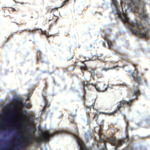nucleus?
Segmentation results:
<instances>
[{
  "label": "nucleus",
  "mask_w": 150,
  "mask_h": 150,
  "mask_svg": "<svg viewBox=\"0 0 150 150\" xmlns=\"http://www.w3.org/2000/svg\"><path fill=\"white\" fill-rule=\"evenodd\" d=\"M117 13L122 22L127 24L133 34H139L140 37L142 38L146 39L149 38V35L148 33V29L145 28L141 22L138 23L137 21H130L126 14L123 13L122 16L121 12L118 9H117Z\"/></svg>",
  "instance_id": "1"
},
{
  "label": "nucleus",
  "mask_w": 150,
  "mask_h": 150,
  "mask_svg": "<svg viewBox=\"0 0 150 150\" xmlns=\"http://www.w3.org/2000/svg\"><path fill=\"white\" fill-rule=\"evenodd\" d=\"M31 136L28 134L25 136L24 141L21 143L20 141L17 142L13 141L9 146L6 148H4L3 150H19V149L22 148V144L23 145H28L30 140Z\"/></svg>",
  "instance_id": "2"
},
{
  "label": "nucleus",
  "mask_w": 150,
  "mask_h": 150,
  "mask_svg": "<svg viewBox=\"0 0 150 150\" xmlns=\"http://www.w3.org/2000/svg\"><path fill=\"white\" fill-rule=\"evenodd\" d=\"M65 131L64 130H60L55 132L54 134H50L49 130L45 131L43 133V135H41L38 139L39 142H49L50 138L53 137L55 134H60L65 133Z\"/></svg>",
  "instance_id": "3"
},
{
  "label": "nucleus",
  "mask_w": 150,
  "mask_h": 150,
  "mask_svg": "<svg viewBox=\"0 0 150 150\" xmlns=\"http://www.w3.org/2000/svg\"><path fill=\"white\" fill-rule=\"evenodd\" d=\"M133 100V99L129 100L128 101L123 100L120 101L118 103V104L117 106V109L113 112L111 113H108V114L109 115H112L115 113H116L118 111L120 110L122 107L124 108L126 106L129 107L132 105V103Z\"/></svg>",
  "instance_id": "4"
},
{
  "label": "nucleus",
  "mask_w": 150,
  "mask_h": 150,
  "mask_svg": "<svg viewBox=\"0 0 150 150\" xmlns=\"http://www.w3.org/2000/svg\"><path fill=\"white\" fill-rule=\"evenodd\" d=\"M7 116L8 115H6L2 116V119L4 120L2 122V124H0V131L2 129H5L6 125L13 121L15 117L16 114L15 113H13L9 117H7Z\"/></svg>",
  "instance_id": "5"
},
{
  "label": "nucleus",
  "mask_w": 150,
  "mask_h": 150,
  "mask_svg": "<svg viewBox=\"0 0 150 150\" xmlns=\"http://www.w3.org/2000/svg\"><path fill=\"white\" fill-rule=\"evenodd\" d=\"M128 7L131 9L134 12H138L139 10V2L137 0H128Z\"/></svg>",
  "instance_id": "6"
},
{
  "label": "nucleus",
  "mask_w": 150,
  "mask_h": 150,
  "mask_svg": "<svg viewBox=\"0 0 150 150\" xmlns=\"http://www.w3.org/2000/svg\"><path fill=\"white\" fill-rule=\"evenodd\" d=\"M108 140L112 144L115 146V150H117V148L125 142L124 139L117 140L114 137L109 138Z\"/></svg>",
  "instance_id": "7"
},
{
  "label": "nucleus",
  "mask_w": 150,
  "mask_h": 150,
  "mask_svg": "<svg viewBox=\"0 0 150 150\" xmlns=\"http://www.w3.org/2000/svg\"><path fill=\"white\" fill-rule=\"evenodd\" d=\"M83 85L84 86L88 88V87L89 85H91L92 86L95 87L96 90L98 91L104 92L105 91L107 88V86L106 85H104L99 87L95 84L91 83L88 81H85L83 82Z\"/></svg>",
  "instance_id": "8"
},
{
  "label": "nucleus",
  "mask_w": 150,
  "mask_h": 150,
  "mask_svg": "<svg viewBox=\"0 0 150 150\" xmlns=\"http://www.w3.org/2000/svg\"><path fill=\"white\" fill-rule=\"evenodd\" d=\"M13 103L16 109H22L23 106H25V103H23L22 99L19 97H17L14 99Z\"/></svg>",
  "instance_id": "9"
},
{
  "label": "nucleus",
  "mask_w": 150,
  "mask_h": 150,
  "mask_svg": "<svg viewBox=\"0 0 150 150\" xmlns=\"http://www.w3.org/2000/svg\"><path fill=\"white\" fill-rule=\"evenodd\" d=\"M85 105L86 107V114L87 117L89 118L90 117V113L91 112V109H94V103L92 101L91 104H88V102H87L85 103Z\"/></svg>",
  "instance_id": "10"
},
{
  "label": "nucleus",
  "mask_w": 150,
  "mask_h": 150,
  "mask_svg": "<svg viewBox=\"0 0 150 150\" xmlns=\"http://www.w3.org/2000/svg\"><path fill=\"white\" fill-rule=\"evenodd\" d=\"M138 72L136 71L132 73V76L133 78L134 81L138 84H139L142 79V77L137 75Z\"/></svg>",
  "instance_id": "11"
},
{
  "label": "nucleus",
  "mask_w": 150,
  "mask_h": 150,
  "mask_svg": "<svg viewBox=\"0 0 150 150\" xmlns=\"http://www.w3.org/2000/svg\"><path fill=\"white\" fill-rule=\"evenodd\" d=\"M139 16L140 18H144L146 16V12L144 10L141 13H138Z\"/></svg>",
  "instance_id": "12"
},
{
  "label": "nucleus",
  "mask_w": 150,
  "mask_h": 150,
  "mask_svg": "<svg viewBox=\"0 0 150 150\" xmlns=\"http://www.w3.org/2000/svg\"><path fill=\"white\" fill-rule=\"evenodd\" d=\"M99 142L100 143H104V147L103 148V150H105L106 149V143L104 141L103 139H101L100 137H99Z\"/></svg>",
  "instance_id": "13"
},
{
  "label": "nucleus",
  "mask_w": 150,
  "mask_h": 150,
  "mask_svg": "<svg viewBox=\"0 0 150 150\" xmlns=\"http://www.w3.org/2000/svg\"><path fill=\"white\" fill-rule=\"evenodd\" d=\"M139 91L138 88L136 90H134L133 92V96H138L140 95Z\"/></svg>",
  "instance_id": "14"
},
{
  "label": "nucleus",
  "mask_w": 150,
  "mask_h": 150,
  "mask_svg": "<svg viewBox=\"0 0 150 150\" xmlns=\"http://www.w3.org/2000/svg\"><path fill=\"white\" fill-rule=\"evenodd\" d=\"M87 70H88L91 74L92 76H95V74L94 70L93 69L90 68H88Z\"/></svg>",
  "instance_id": "15"
},
{
  "label": "nucleus",
  "mask_w": 150,
  "mask_h": 150,
  "mask_svg": "<svg viewBox=\"0 0 150 150\" xmlns=\"http://www.w3.org/2000/svg\"><path fill=\"white\" fill-rule=\"evenodd\" d=\"M74 56V54H72L69 55L67 57V60L69 61L72 59Z\"/></svg>",
  "instance_id": "16"
},
{
  "label": "nucleus",
  "mask_w": 150,
  "mask_h": 150,
  "mask_svg": "<svg viewBox=\"0 0 150 150\" xmlns=\"http://www.w3.org/2000/svg\"><path fill=\"white\" fill-rule=\"evenodd\" d=\"M117 66H115L113 67H108V68H103L102 69L103 70H104L105 71H107L108 70H109L110 69H114L116 68V67H118Z\"/></svg>",
  "instance_id": "17"
},
{
  "label": "nucleus",
  "mask_w": 150,
  "mask_h": 150,
  "mask_svg": "<svg viewBox=\"0 0 150 150\" xmlns=\"http://www.w3.org/2000/svg\"><path fill=\"white\" fill-rule=\"evenodd\" d=\"M79 150H90V149L86 148L84 145H80Z\"/></svg>",
  "instance_id": "18"
},
{
  "label": "nucleus",
  "mask_w": 150,
  "mask_h": 150,
  "mask_svg": "<svg viewBox=\"0 0 150 150\" xmlns=\"http://www.w3.org/2000/svg\"><path fill=\"white\" fill-rule=\"evenodd\" d=\"M45 103V107H49L50 106V105L48 104V101L45 98H44Z\"/></svg>",
  "instance_id": "19"
},
{
  "label": "nucleus",
  "mask_w": 150,
  "mask_h": 150,
  "mask_svg": "<svg viewBox=\"0 0 150 150\" xmlns=\"http://www.w3.org/2000/svg\"><path fill=\"white\" fill-rule=\"evenodd\" d=\"M38 30L37 29H34L33 30H31L29 29H25L22 31H28L30 33H33L35 32V31L36 30Z\"/></svg>",
  "instance_id": "20"
},
{
  "label": "nucleus",
  "mask_w": 150,
  "mask_h": 150,
  "mask_svg": "<svg viewBox=\"0 0 150 150\" xmlns=\"http://www.w3.org/2000/svg\"><path fill=\"white\" fill-rule=\"evenodd\" d=\"M80 68L81 70H87L88 68L86 64H85V66H81L80 67Z\"/></svg>",
  "instance_id": "21"
},
{
  "label": "nucleus",
  "mask_w": 150,
  "mask_h": 150,
  "mask_svg": "<svg viewBox=\"0 0 150 150\" xmlns=\"http://www.w3.org/2000/svg\"><path fill=\"white\" fill-rule=\"evenodd\" d=\"M98 117V116L96 113H95L94 114V116L93 117V119H95L96 122H97V120Z\"/></svg>",
  "instance_id": "22"
},
{
  "label": "nucleus",
  "mask_w": 150,
  "mask_h": 150,
  "mask_svg": "<svg viewBox=\"0 0 150 150\" xmlns=\"http://www.w3.org/2000/svg\"><path fill=\"white\" fill-rule=\"evenodd\" d=\"M108 44V47L109 48H110L112 46V44L111 42L109 40L107 42Z\"/></svg>",
  "instance_id": "23"
},
{
  "label": "nucleus",
  "mask_w": 150,
  "mask_h": 150,
  "mask_svg": "<svg viewBox=\"0 0 150 150\" xmlns=\"http://www.w3.org/2000/svg\"><path fill=\"white\" fill-rule=\"evenodd\" d=\"M69 0H65L62 3V6H63L64 5H65V4H67L69 2Z\"/></svg>",
  "instance_id": "24"
},
{
  "label": "nucleus",
  "mask_w": 150,
  "mask_h": 150,
  "mask_svg": "<svg viewBox=\"0 0 150 150\" xmlns=\"http://www.w3.org/2000/svg\"><path fill=\"white\" fill-rule=\"evenodd\" d=\"M25 106L26 108H30L31 105L29 103H25Z\"/></svg>",
  "instance_id": "25"
},
{
  "label": "nucleus",
  "mask_w": 150,
  "mask_h": 150,
  "mask_svg": "<svg viewBox=\"0 0 150 150\" xmlns=\"http://www.w3.org/2000/svg\"><path fill=\"white\" fill-rule=\"evenodd\" d=\"M21 131H19L18 132V136L17 137H15V139H19V138H20L21 137L20 136L21 134H20Z\"/></svg>",
  "instance_id": "26"
},
{
  "label": "nucleus",
  "mask_w": 150,
  "mask_h": 150,
  "mask_svg": "<svg viewBox=\"0 0 150 150\" xmlns=\"http://www.w3.org/2000/svg\"><path fill=\"white\" fill-rule=\"evenodd\" d=\"M103 38H104L105 40L107 41V42L110 40L108 37L107 36L103 37Z\"/></svg>",
  "instance_id": "27"
},
{
  "label": "nucleus",
  "mask_w": 150,
  "mask_h": 150,
  "mask_svg": "<svg viewBox=\"0 0 150 150\" xmlns=\"http://www.w3.org/2000/svg\"><path fill=\"white\" fill-rule=\"evenodd\" d=\"M11 126L14 127H18L19 126V123L17 122H16L15 124L12 125Z\"/></svg>",
  "instance_id": "28"
},
{
  "label": "nucleus",
  "mask_w": 150,
  "mask_h": 150,
  "mask_svg": "<svg viewBox=\"0 0 150 150\" xmlns=\"http://www.w3.org/2000/svg\"><path fill=\"white\" fill-rule=\"evenodd\" d=\"M13 37V34L12 33L11 34L9 35V36L7 38V40L6 41V42H7L10 39V38H11Z\"/></svg>",
  "instance_id": "29"
},
{
  "label": "nucleus",
  "mask_w": 150,
  "mask_h": 150,
  "mask_svg": "<svg viewBox=\"0 0 150 150\" xmlns=\"http://www.w3.org/2000/svg\"><path fill=\"white\" fill-rule=\"evenodd\" d=\"M113 4L116 6H117V2L116 0H112Z\"/></svg>",
  "instance_id": "30"
},
{
  "label": "nucleus",
  "mask_w": 150,
  "mask_h": 150,
  "mask_svg": "<svg viewBox=\"0 0 150 150\" xmlns=\"http://www.w3.org/2000/svg\"><path fill=\"white\" fill-rule=\"evenodd\" d=\"M11 11H18L19 9L18 8H11Z\"/></svg>",
  "instance_id": "31"
},
{
  "label": "nucleus",
  "mask_w": 150,
  "mask_h": 150,
  "mask_svg": "<svg viewBox=\"0 0 150 150\" xmlns=\"http://www.w3.org/2000/svg\"><path fill=\"white\" fill-rule=\"evenodd\" d=\"M86 99V96H84L83 97V101H85Z\"/></svg>",
  "instance_id": "32"
},
{
  "label": "nucleus",
  "mask_w": 150,
  "mask_h": 150,
  "mask_svg": "<svg viewBox=\"0 0 150 150\" xmlns=\"http://www.w3.org/2000/svg\"><path fill=\"white\" fill-rule=\"evenodd\" d=\"M45 107L44 106L42 110V112H45Z\"/></svg>",
  "instance_id": "33"
},
{
  "label": "nucleus",
  "mask_w": 150,
  "mask_h": 150,
  "mask_svg": "<svg viewBox=\"0 0 150 150\" xmlns=\"http://www.w3.org/2000/svg\"><path fill=\"white\" fill-rule=\"evenodd\" d=\"M57 8H54L52 9H51V11H50V12H52V11H53L54 9H56L57 10Z\"/></svg>",
  "instance_id": "34"
},
{
  "label": "nucleus",
  "mask_w": 150,
  "mask_h": 150,
  "mask_svg": "<svg viewBox=\"0 0 150 150\" xmlns=\"http://www.w3.org/2000/svg\"><path fill=\"white\" fill-rule=\"evenodd\" d=\"M92 101H93V100H91V101H87V102H86V103L87 102H88V104H91V102H92Z\"/></svg>",
  "instance_id": "35"
},
{
  "label": "nucleus",
  "mask_w": 150,
  "mask_h": 150,
  "mask_svg": "<svg viewBox=\"0 0 150 150\" xmlns=\"http://www.w3.org/2000/svg\"><path fill=\"white\" fill-rule=\"evenodd\" d=\"M11 108V105H9L8 106V109L9 110Z\"/></svg>",
  "instance_id": "36"
},
{
  "label": "nucleus",
  "mask_w": 150,
  "mask_h": 150,
  "mask_svg": "<svg viewBox=\"0 0 150 150\" xmlns=\"http://www.w3.org/2000/svg\"><path fill=\"white\" fill-rule=\"evenodd\" d=\"M52 24H50V25L49 29H50L52 27Z\"/></svg>",
  "instance_id": "37"
},
{
  "label": "nucleus",
  "mask_w": 150,
  "mask_h": 150,
  "mask_svg": "<svg viewBox=\"0 0 150 150\" xmlns=\"http://www.w3.org/2000/svg\"><path fill=\"white\" fill-rule=\"evenodd\" d=\"M46 32H45V31H44V32H42V33H43V34H46Z\"/></svg>",
  "instance_id": "38"
},
{
  "label": "nucleus",
  "mask_w": 150,
  "mask_h": 150,
  "mask_svg": "<svg viewBox=\"0 0 150 150\" xmlns=\"http://www.w3.org/2000/svg\"><path fill=\"white\" fill-rule=\"evenodd\" d=\"M80 142L79 141V143H80ZM83 143V142L82 141H81V144H82ZM81 144H80L81 145Z\"/></svg>",
  "instance_id": "39"
},
{
  "label": "nucleus",
  "mask_w": 150,
  "mask_h": 150,
  "mask_svg": "<svg viewBox=\"0 0 150 150\" xmlns=\"http://www.w3.org/2000/svg\"><path fill=\"white\" fill-rule=\"evenodd\" d=\"M21 120H24V118H23V117H22V118H21Z\"/></svg>",
  "instance_id": "40"
},
{
  "label": "nucleus",
  "mask_w": 150,
  "mask_h": 150,
  "mask_svg": "<svg viewBox=\"0 0 150 150\" xmlns=\"http://www.w3.org/2000/svg\"><path fill=\"white\" fill-rule=\"evenodd\" d=\"M77 66V65L76 64H74V67H76Z\"/></svg>",
  "instance_id": "41"
},
{
  "label": "nucleus",
  "mask_w": 150,
  "mask_h": 150,
  "mask_svg": "<svg viewBox=\"0 0 150 150\" xmlns=\"http://www.w3.org/2000/svg\"><path fill=\"white\" fill-rule=\"evenodd\" d=\"M72 135L74 137L75 136V135L74 134H72Z\"/></svg>",
  "instance_id": "42"
},
{
  "label": "nucleus",
  "mask_w": 150,
  "mask_h": 150,
  "mask_svg": "<svg viewBox=\"0 0 150 150\" xmlns=\"http://www.w3.org/2000/svg\"><path fill=\"white\" fill-rule=\"evenodd\" d=\"M71 123H74V121H73L72 122H71Z\"/></svg>",
  "instance_id": "43"
},
{
  "label": "nucleus",
  "mask_w": 150,
  "mask_h": 150,
  "mask_svg": "<svg viewBox=\"0 0 150 150\" xmlns=\"http://www.w3.org/2000/svg\"><path fill=\"white\" fill-rule=\"evenodd\" d=\"M40 57H39V59H40Z\"/></svg>",
  "instance_id": "44"
},
{
  "label": "nucleus",
  "mask_w": 150,
  "mask_h": 150,
  "mask_svg": "<svg viewBox=\"0 0 150 150\" xmlns=\"http://www.w3.org/2000/svg\"><path fill=\"white\" fill-rule=\"evenodd\" d=\"M47 37H49V36H48V35H47Z\"/></svg>",
  "instance_id": "45"
},
{
  "label": "nucleus",
  "mask_w": 150,
  "mask_h": 150,
  "mask_svg": "<svg viewBox=\"0 0 150 150\" xmlns=\"http://www.w3.org/2000/svg\"><path fill=\"white\" fill-rule=\"evenodd\" d=\"M104 44V45H105V43H104V44Z\"/></svg>",
  "instance_id": "46"
},
{
  "label": "nucleus",
  "mask_w": 150,
  "mask_h": 150,
  "mask_svg": "<svg viewBox=\"0 0 150 150\" xmlns=\"http://www.w3.org/2000/svg\"><path fill=\"white\" fill-rule=\"evenodd\" d=\"M44 72H46V71H44Z\"/></svg>",
  "instance_id": "47"
},
{
  "label": "nucleus",
  "mask_w": 150,
  "mask_h": 150,
  "mask_svg": "<svg viewBox=\"0 0 150 150\" xmlns=\"http://www.w3.org/2000/svg\"><path fill=\"white\" fill-rule=\"evenodd\" d=\"M57 19L56 20V21L57 20Z\"/></svg>",
  "instance_id": "48"
},
{
  "label": "nucleus",
  "mask_w": 150,
  "mask_h": 150,
  "mask_svg": "<svg viewBox=\"0 0 150 150\" xmlns=\"http://www.w3.org/2000/svg\"><path fill=\"white\" fill-rule=\"evenodd\" d=\"M24 117H25V118L26 117V116H24Z\"/></svg>",
  "instance_id": "49"
}]
</instances>
